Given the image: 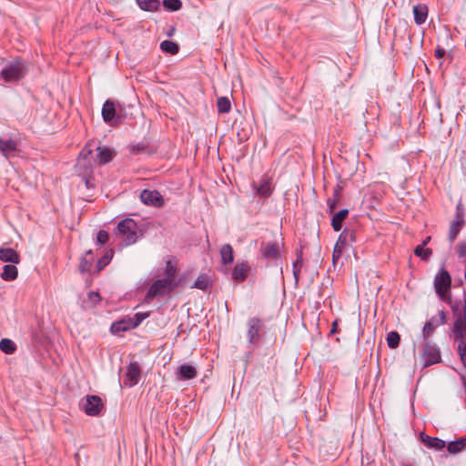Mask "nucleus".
I'll return each mask as SVG.
<instances>
[{
  "instance_id": "41",
  "label": "nucleus",
  "mask_w": 466,
  "mask_h": 466,
  "mask_svg": "<svg viewBox=\"0 0 466 466\" xmlns=\"http://www.w3.org/2000/svg\"><path fill=\"white\" fill-rule=\"evenodd\" d=\"M334 199H331V198H329L328 199V206H329V212L330 213H333L335 208H336V205L337 203L339 202V189H336L335 190V193H334Z\"/></svg>"
},
{
  "instance_id": "18",
  "label": "nucleus",
  "mask_w": 466,
  "mask_h": 466,
  "mask_svg": "<svg viewBox=\"0 0 466 466\" xmlns=\"http://www.w3.org/2000/svg\"><path fill=\"white\" fill-rule=\"evenodd\" d=\"M414 21L417 25H422L428 16V7L424 4H418L413 6Z\"/></svg>"
},
{
  "instance_id": "48",
  "label": "nucleus",
  "mask_w": 466,
  "mask_h": 466,
  "mask_svg": "<svg viewBox=\"0 0 466 466\" xmlns=\"http://www.w3.org/2000/svg\"><path fill=\"white\" fill-rule=\"evenodd\" d=\"M144 149H145V146H144V145H141V144H138V145H137V146H133V147H132V150H133L134 152H137V153H138V152H140V151H142V150H144Z\"/></svg>"
},
{
  "instance_id": "1",
  "label": "nucleus",
  "mask_w": 466,
  "mask_h": 466,
  "mask_svg": "<svg viewBox=\"0 0 466 466\" xmlns=\"http://www.w3.org/2000/svg\"><path fill=\"white\" fill-rule=\"evenodd\" d=\"M116 234L122 238L126 246L135 244L143 235L137 222L132 218L121 220L117 224Z\"/></svg>"
},
{
  "instance_id": "9",
  "label": "nucleus",
  "mask_w": 466,
  "mask_h": 466,
  "mask_svg": "<svg viewBox=\"0 0 466 466\" xmlns=\"http://www.w3.org/2000/svg\"><path fill=\"white\" fill-rule=\"evenodd\" d=\"M140 200L147 206L156 208H159L164 205V198L157 190L144 189L140 193Z\"/></svg>"
},
{
  "instance_id": "11",
  "label": "nucleus",
  "mask_w": 466,
  "mask_h": 466,
  "mask_svg": "<svg viewBox=\"0 0 466 466\" xmlns=\"http://www.w3.org/2000/svg\"><path fill=\"white\" fill-rule=\"evenodd\" d=\"M140 377V366L137 362H131L127 369L125 384L129 387L135 386L138 383Z\"/></svg>"
},
{
  "instance_id": "15",
  "label": "nucleus",
  "mask_w": 466,
  "mask_h": 466,
  "mask_svg": "<svg viewBox=\"0 0 466 466\" xmlns=\"http://www.w3.org/2000/svg\"><path fill=\"white\" fill-rule=\"evenodd\" d=\"M96 151L97 154L96 161L99 165H105L110 162L116 155V152L113 149L106 147H97Z\"/></svg>"
},
{
  "instance_id": "20",
  "label": "nucleus",
  "mask_w": 466,
  "mask_h": 466,
  "mask_svg": "<svg viewBox=\"0 0 466 466\" xmlns=\"http://www.w3.org/2000/svg\"><path fill=\"white\" fill-rule=\"evenodd\" d=\"M248 265L247 263L237 264L232 271V278L236 281H244L248 277Z\"/></svg>"
},
{
  "instance_id": "2",
  "label": "nucleus",
  "mask_w": 466,
  "mask_h": 466,
  "mask_svg": "<svg viewBox=\"0 0 466 466\" xmlns=\"http://www.w3.org/2000/svg\"><path fill=\"white\" fill-rule=\"evenodd\" d=\"M455 338L460 339L458 352L466 369V295L464 298L463 312L454 322Z\"/></svg>"
},
{
  "instance_id": "34",
  "label": "nucleus",
  "mask_w": 466,
  "mask_h": 466,
  "mask_svg": "<svg viewBox=\"0 0 466 466\" xmlns=\"http://www.w3.org/2000/svg\"><path fill=\"white\" fill-rule=\"evenodd\" d=\"M386 339L388 346L390 349H395L400 344V337L397 331H390V333H388Z\"/></svg>"
},
{
  "instance_id": "33",
  "label": "nucleus",
  "mask_w": 466,
  "mask_h": 466,
  "mask_svg": "<svg viewBox=\"0 0 466 466\" xmlns=\"http://www.w3.org/2000/svg\"><path fill=\"white\" fill-rule=\"evenodd\" d=\"M209 283V278L207 275L202 274L198 276V278L196 279L192 287L201 290H205L208 288Z\"/></svg>"
},
{
  "instance_id": "3",
  "label": "nucleus",
  "mask_w": 466,
  "mask_h": 466,
  "mask_svg": "<svg viewBox=\"0 0 466 466\" xmlns=\"http://www.w3.org/2000/svg\"><path fill=\"white\" fill-rule=\"evenodd\" d=\"M179 285L177 279H158L152 283L146 294V300L151 301L152 299L166 296L171 293Z\"/></svg>"
},
{
  "instance_id": "24",
  "label": "nucleus",
  "mask_w": 466,
  "mask_h": 466,
  "mask_svg": "<svg viewBox=\"0 0 466 466\" xmlns=\"http://www.w3.org/2000/svg\"><path fill=\"white\" fill-rule=\"evenodd\" d=\"M137 5L145 11H157L160 6L159 0H137Z\"/></svg>"
},
{
  "instance_id": "10",
  "label": "nucleus",
  "mask_w": 466,
  "mask_h": 466,
  "mask_svg": "<svg viewBox=\"0 0 466 466\" xmlns=\"http://www.w3.org/2000/svg\"><path fill=\"white\" fill-rule=\"evenodd\" d=\"M259 251L264 258L277 259L279 256V245L277 242H262Z\"/></svg>"
},
{
  "instance_id": "52",
  "label": "nucleus",
  "mask_w": 466,
  "mask_h": 466,
  "mask_svg": "<svg viewBox=\"0 0 466 466\" xmlns=\"http://www.w3.org/2000/svg\"><path fill=\"white\" fill-rule=\"evenodd\" d=\"M402 466H412V465H410V464H403Z\"/></svg>"
},
{
  "instance_id": "37",
  "label": "nucleus",
  "mask_w": 466,
  "mask_h": 466,
  "mask_svg": "<svg viewBox=\"0 0 466 466\" xmlns=\"http://www.w3.org/2000/svg\"><path fill=\"white\" fill-rule=\"evenodd\" d=\"M414 253L417 257H420L422 259L426 260L431 256L432 251L431 248H424L423 246L420 245L416 247V248L414 249Z\"/></svg>"
},
{
  "instance_id": "42",
  "label": "nucleus",
  "mask_w": 466,
  "mask_h": 466,
  "mask_svg": "<svg viewBox=\"0 0 466 466\" xmlns=\"http://www.w3.org/2000/svg\"><path fill=\"white\" fill-rule=\"evenodd\" d=\"M109 235L105 230H100L97 233L96 240L99 244L103 245L106 244L108 241Z\"/></svg>"
},
{
  "instance_id": "23",
  "label": "nucleus",
  "mask_w": 466,
  "mask_h": 466,
  "mask_svg": "<svg viewBox=\"0 0 466 466\" xmlns=\"http://www.w3.org/2000/svg\"><path fill=\"white\" fill-rule=\"evenodd\" d=\"M342 238H344V239H347L348 238H350L351 241L355 240L354 233L346 231V230H344L343 233L339 236L338 242H339ZM341 252H342V248H341V247L339 246V243H337L335 245L333 254H332L333 262H335L337 259L339 258Z\"/></svg>"
},
{
  "instance_id": "21",
  "label": "nucleus",
  "mask_w": 466,
  "mask_h": 466,
  "mask_svg": "<svg viewBox=\"0 0 466 466\" xmlns=\"http://www.w3.org/2000/svg\"><path fill=\"white\" fill-rule=\"evenodd\" d=\"M116 116V106L115 104L110 101L106 100L102 107V116L105 122L109 123L111 122Z\"/></svg>"
},
{
  "instance_id": "30",
  "label": "nucleus",
  "mask_w": 466,
  "mask_h": 466,
  "mask_svg": "<svg viewBox=\"0 0 466 466\" xmlns=\"http://www.w3.org/2000/svg\"><path fill=\"white\" fill-rule=\"evenodd\" d=\"M160 49L170 55H176L179 51V46L177 43L169 40H165L160 44Z\"/></svg>"
},
{
  "instance_id": "27",
  "label": "nucleus",
  "mask_w": 466,
  "mask_h": 466,
  "mask_svg": "<svg viewBox=\"0 0 466 466\" xmlns=\"http://www.w3.org/2000/svg\"><path fill=\"white\" fill-rule=\"evenodd\" d=\"M423 442L427 447L435 449L436 451H441L446 446L444 441L430 436H426V438L423 439Z\"/></svg>"
},
{
  "instance_id": "38",
  "label": "nucleus",
  "mask_w": 466,
  "mask_h": 466,
  "mask_svg": "<svg viewBox=\"0 0 466 466\" xmlns=\"http://www.w3.org/2000/svg\"><path fill=\"white\" fill-rule=\"evenodd\" d=\"M462 222L455 221L450 227L449 238L452 242L460 232Z\"/></svg>"
},
{
  "instance_id": "26",
  "label": "nucleus",
  "mask_w": 466,
  "mask_h": 466,
  "mask_svg": "<svg viewBox=\"0 0 466 466\" xmlns=\"http://www.w3.org/2000/svg\"><path fill=\"white\" fill-rule=\"evenodd\" d=\"M93 252L92 250H88L86 252V255L81 258L79 264V269L81 272H89L91 269V266L93 263Z\"/></svg>"
},
{
  "instance_id": "45",
  "label": "nucleus",
  "mask_w": 466,
  "mask_h": 466,
  "mask_svg": "<svg viewBox=\"0 0 466 466\" xmlns=\"http://www.w3.org/2000/svg\"><path fill=\"white\" fill-rule=\"evenodd\" d=\"M88 299L93 303H96V302H98L100 300V296H99V294L97 292L91 291L88 294Z\"/></svg>"
},
{
  "instance_id": "31",
  "label": "nucleus",
  "mask_w": 466,
  "mask_h": 466,
  "mask_svg": "<svg viewBox=\"0 0 466 466\" xmlns=\"http://www.w3.org/2000/svg\"><path fill=\"white\" fill-rule=\"evenodd\" d=\"M218 111L220 114H227L231 109L230 100L227 96H221L217 102Z\"/></svg>"
},
{
  "instance_id": "46",
  "label": "nucleus",
  "mask_w": 466,
  "mask_h": 466,
  "mask_svg": "<svg viewBox=\"0 0 466 466\" xmlns=\"http://www.w3.org/2000/svg\"><path fill=\"white\" fill-rule=\"evenodd\" d=\"M147 317V314L137 313L135 315L134 322H137V326Z\"/></svg>"
},
{
  "instance_id": "32",
  "label": "nucleus",
  "mask_w": 466,
  "mask_h": 466,
  "mask_svg": "<svg viewBox=\"0 0 466 466\" xmlns=\"http://www.w3.org/2000/svg\"><path fill=\"white\" fill-rule=\"evenodd\" d=\"M0 350L5 354H12L15 351V342L9 339H2L0 341Z\"/></svg>"
},
{
  "instance_id": "36",
  "label": "nucleus",
  "mask_w": 466,
  "mask_h": 466,
  "mask_svg": "<svg viewBox=\"0 0 466 466\" xmlns=\"http://www.w3.org/2000/svg\"><path fill=\"white\" fill-rule=\"evenodd\" d=\"M163 5L167 10L177 11L181 8L182 3L180 0H163Z\"/></svg>"
},
{
  "instance_id": "39",
  "label": "nucleus",
  "mask_w": 466,
  "mask_h": 466,
  "mask_svg": "<svg viewBox=\"0 0 466 466\" xmlns=\"http://www.w3.org/2000/svg\"><path fill=\"white\" fill-rule=\"evenodd\" d=\"M113 256V251L107 252L101 259L97 261V271H100L104 267H106L111 260Z\"/></svg>"
},
{
  "instance_id": "17",
  "label": "nucleus",
  "mask_w": 466,
  "mask_h": 466,
  "mask_svg": "<svg viewBox=\"0 0 466 466\" xmlns=\"http://www.w3.org/2000/svg\"><path fill=\"white\" fill-rule=\"evenodd\" d=\"M17 148V144L13 139L0 138V152L5 157L14 156Z\"/></svg>"
},
{
  "instance_id": "22",
  "label": "nucleus",
  "mask_w": 466,
  "mask_h": 466,
  "mask_svg": "<svg viewBox=\"0 0 466 466\" xmlns=\"http://www.w3.org/2000/svg\"><path fill=\"white\" fill-rule=\"evenodd\" d=\"M349 214L348 209H342L335 214L331 219V226L335 231H339L342 228V222Z\"/></svg>"
},
{
  "instance_id": "6",
  "label": "nucleus",
  "mask_w": 466,
  "mask_h": 466,
  "mask_svg": "<svg viewBox=\"0 0 466 466\" xmlns=\"http://www.w3.org/2000/svg\"><path fill=\"white\" fill-rule=\"evenodd\" d=\"M79 406L87 415L97 416L104 408V403L96 395H86L81 400Z\"/></svg>"
},
{
  "instance_id": "13",
  "label": "nucleus",
  "mask_w": 466,
  "mask_h": 466,
  "mask_svg": "<svg viewBox=\"0 0 466 466\" xmlns=\"http://www.w3.org/2000/svg\"><path fill=\"white\" fill-rule=\"evenodd\" d=\"M252 187L261 198H268L272 193L270 181L267 177H263L258 183L253 182Z\"/></svg>"
},
{
  "instance_id": "40",
  "label": "nucleus",
  "mask_w": 466,
  "mask_h": 466,
  "mask_svg": "<svg viewBox=\"0 0 466 466\" xmlns=\"http://www.w3.org/2000/svg\"><path fill=\"white\" fill-rule=\"evenodd\" d=\"M93 149L91 148V145L87 144L79 154V164H81L82 160H87L89 156L92 154Z\"/></svg>"
},
{
  "instance_id": "35",
  "label": "nucleus",
  "mask_w": 466,
  "mask_h": 466,
  "mask_svg": "<svg viewBox=\"0 0 466 466\" xmlns=\"http://www.w3.org/2000/svg\"><path fill=\"white\" fill-rule=\"evenodd\" d=\"M176 274H177V268H176V266L173 265V263L170 260L167 261L166 268H165L164 279H177Z\"/></svg>"
},
{
  "instance_id": "7",
  "label": "nucleus",
  "mask_w": 466,
  "mask_h": 466,
  "mask_svg": "<svg viewBox=\"0 0 466 466\" xmlns=\"http://www.w3.org/2000/svg\"><path fill=\"white\" fill-rule=\"evenodd\" d=\"M422 359L424 366L428 367L432 364L438 363L441 360V353L436 345L431 344L429 339L424 340Z\"/></svg>"
},
{
  "instance_id": "14",
  "label": "nucleus",
  "mask_w": 466,
  "mask_h": 466,
  "mask_svg": "<svg viewBox=\"0 0 466 466\" xmlns=\"http://www.w3.org/2000/svg\"><path fill=\"white\" fill-rule=\"evenodd\" d=\"M136 327H137V322H134L133 319L128 318L114 322L111 325L110 329L112 333H118L120 331H126L131 329H135Z\"/></svg>"
},
{
  "instance_id": "12",
  "label": "nucleus",
  "mask_w": 466,
  "mask_h": 466,
  "mask_svg": "<svg viewBox=\"0 0 466 466\" xmlns=\"http://www.w3.org/2000/svg\"><path fill=\"white\" fill-rule=\"evenodd\" d=\"M248 337L249 343H255L258 337H259V331L262 327L261 320L258 318H251L248 321Z\"/></svg>"
},
{
  "instance_id": "16",
  "label": "nucleus",
  "mask_w": 466,
  "mask_h": 466,
  "mask_svg": "<svg viewBox=\"0 0 466 466\" xmlns=\"http://www.w3.org/2000/svg\"><path fill=\"white\" fill-rule=\"evenodd\" d=\"M197 369L189 364H182L177 370V377L181 380H192L197 376Z\"/></svg>"
},
{
  "instance_id": "43",
  "label": "nucleus",
  "mask_w": 466,
  "mask_h": 466,
  "mask_svg": "<svg viewBox=\"0 0 466 466\" xmlns=\"http://www.w3.org/2000/svg\"><path fill=\"white\" fill-rule=\"evenodd\" d=\"M457 252L460 258H466V242H461L458 245Z\"/></svg>"
},
{
  "instance_id": "29",
  "label": "nucleus",
  "mask_w": 466,
  "mask_h": 466,
  "mask_svg": "<svg viewBox=\"0 0 466 466\" xmlns=\"http://www.w3.org/2000/svg\"><path fill=\"white\" fill-rule=\"evenodd\" d=\"M220 256L223 264H229L233 261V248L231 245L225 244L220 249Z\"/></svg>"
},
{
  "instance_id": "8",
  "label": "nucleus",
  "mask_w": 466,
  "mask_h": 466,
  "mask_svg": "<svg viewBox=\"0 0 466 466\" xmlns=\"http://www.w3.org/2000/svg\"><path fill=\"white\" fill-rule=\"evenodd\" d=\"M446 322V312L440 310L437 315L432 316L424 325L422 329V337L427 340L429 337L434 332L435 329Z\"/></svg>"
},
{
  "instance_id": "47",
  "label": "nucleus",
  "mask_w": 466,
  "mask_h": 466,
  "mask_svg": "<svg viewBox=\"0 0 466 466\" xmlns=\"http://www.w3.org/2000/svg\"><path fill=\"white\" fill-rule=\"evenodd\" d=\"M445 55V50L441 47H438L435 49V56L439 59L442 58Z\"/></svg>"
},
{
  "instance_id": "50",
  "label": "nucleus",
  "mask_w": 466,
  "mask_h": 466,
  "mask_svg": "<svg viewBox=\"0 0 466 466\" xmlns=\"http://www.w3.org/2000/svg\"><path fill=\"white\" fill-rule=\"evenodd\" d=\"M337 325H338V321H337V320H335V321L332 323V328H331V330H330V332H331V333H335V332H337Z\"/></svg>"
},
{
  "instance_id": "44",
  "label": "nucleus",
  "mask_w": 466,
  "mask_h": 466,
  "mask_svg": "<svg viewBox=\"0 0 466 466\" xmlns=\"http://www.w3.org/2000/svg\"><path fill=\"white\" fill-rule=\"evenodd\" d=\"M301 263H302V259L301 258H298L294 262V264H293V268H294L293 269V273H294V277H295L297 281H298V279H299V277H298L299 276V267L301 266Z\"/></svg>"
},
{
  "instance_id": "49",
  "label": "nucleus",
  "mask_w": 466,
  "mask_h": 466,
  "mask_svg": "<svg viewBox=\"0 0 466 466\" xmlns=\"http://www.w3.org/2000/svg\"><path fill=\"white\" fill-rule=\"evenodd\" d=\"M175 31H176V28L174 26H171L169 28V30L167 32V35L169 37L172 36L174 35Z\"/></svg>"
},
{
  "instance_id": "28",
  "label": "nucleus",
  "mask_w": 466,
  "mask_h": 466,
  "mask_svg": "<svg viewBox=\"0 0 466 466\" xmlns=\"http://www.w3.org/2000/svg\"><path fill=\"white\" fill-rule=\"evenodd\" d=\"M17 268L15 265H5L3 268L1 277L6 281L14 280L17 278Z\"/></svg>"
},
{
  "instance_id": "19",
  "label": "nucleus",
  "mask_w": 466,
  "mask_h": 466,
  "mask_svg": "<svg viewBox=\"0 0 466 466\" xmlns=\"http://www.w3.org/2000/svg\"><path fill=\"white\" fill-rule=\"evenodd\" d=\"M0 259L4 262L17 264L19 263V255L11 248H0Z\"/></svg>"
},
{
  "instance_id": "4",
  "label": "nucleus",
  "mask_w": 466,
  "mask_h": 466,
  "mask_svg": "<svg viewBox=\"0 0 466 466\" xmlns=\"http://www.w3.org/2000/svg\"><path fill=\"white\" fill-rule=\"evenodd\" d=\"M25 75V69L21 62H12L5 66L1 71V76L5 82H15L22 79Z\"/></svg>"
},
{
  "instance_id": "51",
  "label": "nucleus",
  "mask_w": 466,
  "mask_h": 466,
  "mask_svg": "<svg viewBox=\"0 0 466 466\" xmlns=\"http://www.w3.org/2000/svg\"><path fill=\"white\" fill-rule=\"evenodd\" d=\"M430 239H431V238H430V237H428V238H427L422 242L421 246H423V247H424V246H426V245L429 243Z\"/></svg>"
},
{
  "instance_id": "5",
  "label": "nucleus",
  "mask_w": 466,
  "mask_h": 466,
  "mask_svg": "<svg viewBox=\"0 0 466 466\" xmlns=\"http://www.w3.org/2000/svg\"><path fill=\"white\" fill-rule=\"evenodd\" d=\"M451 279L447 270L441 268L434 279V288L440 299L443 301L448 299L447 292L451 288Z\"/></svg>"
},
{
  "instance_id": "25",
  "label": "nucleus",
  "mask_w": 466,
  "mask_h": 466,
  "mask_svg": "<svg viewBox=\"0 0 466 466\" xmlns=\"http://www.w3.org/2000/svg\"><path fill=\"white\" fill-rule=\"evenodd\" d=\"M466 449V438H461L457 441H451L447 445V450L450 453L456 454Z\"/></svg>"
}]
</instances>
